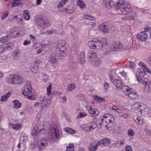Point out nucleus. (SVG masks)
I'll return each instance as SVG.
<instances>
[{
	"mask_svg": "<svg viewBox=\"0 0 151 151\" xmlns=\"http://www.w3.org/2000/svg\"><path fill=\"white\" fill-rule=\"evenodd\" d=\"M115 6V8L116 10H121L123 14L126 15L132 11L130 5L125 3L124 0H119Z\"/></svg>",
	"mask_w": 151,
	"mask_h": 151,
	"instance_id": "f257e3e1",
	"label": "nucleus"
},
{
	"mask_svg": "<svg viewBox=\"0 0 151 151\" xmlns=\"http://www.w3.org/2000/svg\"><path fill=\"white\" fill-rule=\"evenodd\" d=\"M6 81V82L12 85H20L24 82V78L20 75L12 74L7 76Z\"/></svg>",
	"mask_w": 151,
	"mask_h": 151,
	"instance_id": "f03ea898",
	"label": "nucleus"
},
{
	"mask_svg": "<svg viewBox=\"0 0 151 151\" xmlns=\"http://www.w3.org/2000/svg\"><path fill=\"white\" fill-rule=\"evenodd\" d=\"M65 42L64 40H61L58 42L57 47L55 49V55L58 57H63L65 56L67 54Z\"/></svg>",
	"mask_w": 151,
	"mask_h": 151,
	"instance_id": "7ed1b4c3",
	"label": "nucleus"
},
{
	"mask_svg": "<svg viewBox=\"0 0 151 151\" xmlns=\"http://www.w3.org/2000/svg\"><path fill=\"white\" fill-rule=\"evenodd\" d=\"M50 141L56 142L59 138V131L56 125H53L48 131Z\"/></svg>",
	"mask_w": 151,
	"mask_h": 151,
	"instance_id": "20e7f679",
	"label": "nucleus"
},
{
	"mask_svg": "<svg viewBox=\"0 0 151 151\" xmlns=\"http://www.w3.org/2000/svg\"><path fill=\"white\" fill-rule=\"evenodd\" d=\"M105 41V39L101 40L98 38L94 39L93 41L95 42L96 49H100L105 47L107 44Z\"/></svg>",
	"mask_w": 151,
	"mask_h": 151,
	"instance_id": "39448f33",
	"label": "nucleus"
},
{
	"mask_svg": "<svg viewBox=\"0 0 151 151\" xmlns=\"http://www.w3.org/2000/svg\"><path fill=\"white\" fill-rule=\"evenodd\" d=\"M36 22L39 27L43 29L47 28L50 26L48 21L44 20L42 18H38Z\"/></svg>",
	"mask_w": 151,
	"mask_h": 151,
	"instance_id": "423d86ee",
	"label": "nucleus"
},
{
	"mask_svg": "<svg viewBox=\"0 0 151 151\" xmlns=\"http://www.w3.org/2000/svg\"><path fill=\"white\" fill-rule=\"evenodd\" d=\"M104 117L105 118V121L106 124L109 127V128L111 127L113 125V123L114 121V117L109 114H104Z\"/></svg>",
	"mask_w": 151,
	"mask_h": 151,
	"instance_id": "0eeeda50",
	"label": "nucleus"
},
{
	"mask_svg": "<svg viewBox=\"0 0 151 151\" xmlns=\"http://www.w3.org/2000/svg\"><path fill=\"white\" fill-rule=\"evenodd\" d=\"M146 106V105L143 103L136 102L132 105L131 108L134 110L140 109L142 111L145 109Z\"/></svg>",
	"mask_w": 151,
	"mask_h": 151,
	"instance_id": "6e6552de",
	"label": "nucleus"
},
{
	"mask_svg": "<svg viewBox=\"0 0 151 151\" xmlns=\"http://www.w3.org/2000/svg\"><path fill=\"white\" fill-rule=\"evenodd\" d=\"M47 142L45 139H42L37 142V146L39 150L44 149L47 145Z\"/></svg>",
	"mask_w": 151,
	"mask_h": 151,
	"instance_id": "1a4fd4ad",
	"label": "nucleus"
},
{
	"mask_svg": "<svg viewBox=\"0 0 151 151\" xmlns=\"http://www.w3.org/2000/svg\"><path fill=\"white\" fill-rule=\"evenodd\" d=\"M109 28L108 24L105 22L99 25L98 27V29L100 31L106 33L109 32Z\"/></svg>",
	"mask_w": 151,
	"mask_h": 151,
	"instance_id": "9d476101",
	"label": "nucleus"
},
{
	"mask_svg": "<svg viewBox=\"0 0 151 151\" xmlns=\"http://www.w3.org/2000/svg\"><path fill=\"white\" fill-rule=\"evenodd\" d=\"M50 95H46L44 96L43 99L41 101V106L43 107L46 105L50 104V100L51 99V97Z\"/></svg>",
	"mask_w": 151,
	"mask_h": 151,
	"instance_id": "9b49d317",
	"label": "nucleus"
},
{
	"mask_svg": "<svg viewBox=\"0 0 151 151\" xmlns=\"http://www.w3.org/2000/svg\"><path fill=\"white\" fill-rule=\"evenodd\" d=\"M141 76H136L137 80L138 81L139 83L142 81L143 84L146 85V86H147L150 88V82L147 78H142L140 77Z\"/></svg>",
	"mask_w": 151,
	"mask_h": 151,
	"instance_id": "f8f14e48",
	"label": "nucleus"
},
{
	"mask_svg": "<svg viewBox=\"0 0 151 151\" xmlns=\"http://www.w3.org/2000/svg\"><path fill=\"white\" fill-rule=\"evenodd\" d=\"M87 57L89 62L91 63V60L96 59L97 57V54L95 52L90 51L87 54Z\"/></svg>",
	"mask_w": 151,
	"mask_h": 151,
	"instance_id": "ddd939ff",
	"label": "nucleus"
},
{
	"mask_svg": "<svg viewBox=\"0 0 151 151\" xmlns=\"http://www.w3.org/2000/svg\"><path fill=\"white\" fill-rule=\"evenodd\" d=\"M30 83H31L30 82L28 81L25 84L26 88L27 90L25 89L23 90L22 91V94H28L27 91L29 93H32V88H31V86L30 85Z\"/></svg>",
	"mask_w": 151,
	"mask_h": 151,
	"instance_id": "4468645a",
	"label": "nucleus"
},
{
	"mask_svg": "<svg viewBox=\"0 0 151 151\" xmlns=\"http://www.w3.org/2000/svg\"><path fill=\"white\" fill-rule=\"evenodd\" d=\"M62 57L56 56L55 55V51L50 56L49 58V61L53 64L55 63L57 61V58L61 59Z\"/></svg>",
	"mask_w": 151,
	"mask_h": 151,
	"instance_id": "2eb2a0df",
	"label": "nucleus"
},
{
	"mask_svg": "<svg viewBox=\"0 0 151 151\" xmlns=\"http://www.w3.org/2000/svg\"><path fill=\"white\" fill-rule=\"evenodd\" d=\"M137 37L139 40L142 42L146 40V36L145 35V32L142 31L137 35Z\"/></svg>",
	"mask_w": 151,
	"mask_h": 151,
	"instance_id": "dca6fc26",
	"label": "nucleus"
},
{
	"mask_svg": "<svg viewBox=\"0 0 151 151\" xmlns=\"http://www.w3.org/2000/svg\"><path fill=\"white\" fill-rule=\"evenodd\" d=\"M85 52L82 51L78 57V62L80 63L83 64L85 62Z\"/></svg>",
	"mask_w": 151,
	"mask_h": 151,
	"instance_id": "f3484780",
	"label": "nucleus"
},
{
	"mask_svg": "<svg viewBox=\"0 0 151 151\" xmlns=\"http://www.w3.org/2000/svg\"><path fill=\"white\" fill-rule=\"evenodd\" d=\"M40 125L42 126L43 128L41 129L40 130L43 132L42 134H44L45 131L48 130L50 127L49 124L47 122H45L44 123H40Z\"/></svg>",
	"mask_w": 151,
	"mask_h": 151,
	"instance_id": "a211bd4d",
	"label": "nucleus"
},
{
	"mask_svg": "<svg viewBox=\"0 0 151 151\" xmlns=\"http://www.w3.org/2000/svg\"><path fill=\"white\" fill-rule=\"evenodd\" d=\"M112 47L114 49L119 51L122 48L123 45L119 41H118L113 45Z\"/></svg>",
	"mask_w": 151,
	"mask_h": 151,
	"instance_id": "6ab92c4d",
	"label": "nucleus"
},
{
	"mask_svg": "<svg viewBox=\"0 0 151 151\" xmlns=\"http://www.w3.org/2000/svg\"><path fill=\"white\" fill-rule=\"evenodd\" d=\"M110 142V139L107 138H104L99 141V145H100L102 146H106L109 144Z\"/></svg>",
	"mask_w": 151,
	"mask_h": 151,
	"instance_id": "aec40b11",
	"label": "nucleus"
},
{
	"mask_svg": "<svg viewBox=\"0 0 151 151\" xmlns=\"http://www.w3.org/2000/svg\"><path fill=\"white\" fill-rule=\"evenodd\" d=\"M9 20L10 21H12L13 20H15V21H19L18 24H21L23 22L22 18L18 17L16 16H15L13 17L12 16H10L9 17Z\"/></svg>",
	"mask_w": 151,
	"mask_h": 151,
	"instance_id": "412c9836",
	"label": "nucleus"
},
{
	"mask_svg": "<svg viewBox=\"0 0 151 151\" xmlns=\"http://www.w3.org/2000/svg\"><path fill=\"white\" fill-rule=\"evenodd\" d=\"M102 61L97 57L96 59L91 60V63L94 65L98 66L101 65Z\"/></svg>",
	"mask_w": 151,
	"mask_h": 151,
	"instance_id": "4be33fe9",
	"label": "nucleus"
},
{
	"mask_svg": "<svg viewBox=\"0 0 151 151\" xmlns=\"http://www.w3.org/2000/svg\"><path fill=\"white\" fill-rule=\"evenodd\" d=\"M13 107L15 109H19L22 105V104L17 100H15L13 101Z\"/></svg>",
	"mask_w": 151,
	"mask_h": 151,
	"instance_id": "5701e85b",
	"label": "nucleus"
},
{
	"mask_svg": "<svg viewBox=\"0 0 151 151\" xmlns=\"http://www.w3.org/2000/svg\"><path fill=\"white\" fill-rule=\"evenodd\" d=\"M77 6L83 9L86 7V5L84 2L82 0H79L76 2Z\"/></svg>",
	"mask_w": 151,
	"mask_h": 151,
	"instance_id": "b1692460",
	"label": "nucleus"
},
{
	"mask_svg": "<svg viewBox=\"0 0 151 151\" xmlns=\"http://www.w3.org/2000/svg\"><path fill=\"white\" fill-rule=\"evenodd\" d=\"M113 83L116 88H121L122 87V82L119 80L116 79L113 81Z\"/></svg>",
	"mask_w": 151,
	"mask_h": 151,
	"instance_id": "393cba45",
	"label": "nucleus"
},
{
	"mask_svg": "<svg viewBox=\"0 0 151 151\" xmlns=\"http://www.w3.org/2000/svg\"><path fill=\"white\" fill-rule=\"evenodd\" d=\"M89 113L93 116H96L99 113V111L96 109H93L89 111Z\"/></svg>",
	"mask_w": 151,
	"mask_h": 151,
	"instance_id": "a878e982",
	"label": "nucleus"
},
{
	"mask_svg": "<svg viewBox=\"0 0 151 151\" xmlns=\"http://www.w3.org/2000/svg\"><path fill=\"white\" fill-rule=\"evenodd\" d=\"M144 68L147 71L150 70V69L146 67V65H144V67L143 68H139V70L138 71H141L140 72H139V76H142V75L144 76V75H145V72H143V71H144Z\"/></svg>",
	"mask_w": 151,
	"mask_h": 151,
	"instance_id": "bb28decb",
	"label": "nucleus"
},
{
	"mask_svg": "<svg viewBox=\"0 0 151 151\" xmlns=\"http://www.w3.org/2000/svg\"><path fill=\"white\" fill-rule=\"evenodd\" d=\"M41 131L40 129H38L37 127H36L34 128L33 130L32 131V135L33 136L37 135L39 132H41Z\"/></svg>",
	"mask_w": 151,
	"mask_h": 151,
	"instance_id": "cd10ccee",
	"label": "nucleus"
},
{
	"mask_svg": "<svg viewBox=\"0 0 151 151\" xmlns=\"http://www.w3.org/2000/svg\"><path fill=\"white\" fill-rule=\"evenodd\" d=\"M23 15L24 18L26 20H28L30 18V15L28 11L25 10L24 11Z\"/></svg>",
	"mask_w": 151,
	"mask_h": 151,
	"instance_id": "c85d7f7f",
	"label": "nucleus"
},
{
	"mask_svg": "<svg viewBox=\"0 0 151 151\" xmlns=\"http://www.w3.org/2000/svg\"><path fill=\"white\" fill-rule=\"evenodd\" d=\"M94 39L91 41H89L88 42V45L92 49H96L95 42L94 41Z\"/></svg>",
	"mask_w": 151,
	"mask_h": 151,
	"instance_id": "c756f323",
	"label": "nucleus"
},
{
	"mask_svg": "<svg viewBox=\"0 0 151 151\" xmlns=\"http://www.w3.org/2000/svg\"><path fill=\"white\" fill-rule=\"evenodd\" d=\"M22 135V134H21V136ZM28 139V137L27 136H21L20 138V140L19 142H21V143H22L23 145H24V142H25L27 141Z\"/></svg>",
	"mask_w": 151,
	"mask_h": 151,
	"instance_id": "7c9ffc66",
	"label": "nucleus"
},
{
	"mask_svg": "<svg viewBox=\"0 0 151 151\" xmlns=\"http://www.w3.org/2000/svg\"><path fill=\"white\" fill-rule=\"evenodd\" d=\"M76 87V85L74 83H73L69 84L67 88V90L68 91H71L74 89Z\"/></svg>",
	"mask_w": 151,
	"mask_h": 151,
	"instance_id": "2f4dec72",
	"label": "nucleus"
},
{
	"mask_svg": "<svg viewBox=\"0 0 151 151\" xmlns=\"http://www.w3.org/2000/svg\"><path fill=\"white\" fill-rule=\"evenodd\" d=\"M97 33V30L94 29H90L88 34L90 36L94 37L96 36Z\"/></svg>",
	"mask_w": 151,
	"mask_h": 151,
	"instance_id": "473e14b6",
	"label": "nucleus"
},
{
	"mask_svg": "<svg viewBox=\"0 0 151 151\" xmlns=\"http://www.w3.org/2000/svg\"><path fill=\"white\" fill-rule=\"evenodd\" d=\"M126 91L127 93V94H137L134 91V90H133L130 88H127L126 89Z\"/></svg>",
	"mask_w": 151,
	"mask_h": 151,
	"instance_id": "72a5a7b5",
	"label": "nucleus"
},
{
	"mask_svg": "<svg viewBox=\"0 0 151 151\" xmlns=\"http://www.w3.org/2000/svg\"><path fill=\"white\" fill-rule=\"evenodd\" d=\"M83 18L85 19H89L93 20L95 19L94 17H93L91 15H89L88 14H85L83 15Z\"/></svg>",
	"mask_w": 151,
	"mask_h": 151,
	"instance_id": "f704fd0d",
	"label": "nucleus"
},
{
	"mask_svg": "<svg viewBox=\"0 0 151 151\" xmlns=\"http://www.w3.org/2000/svg\"><path fill=\"white\" fill-rule=\"evenodd\" d=\"M97 126V123H92L91 126L89 127V130H88V131L92 130L93 129L96 128Z\"/></svg>",
	"mask_w": 151,
	"mask_h": 151,
	"instance_id": "c9c22d12",
	"label": "nucleus"
},
{
	"mask_svg": "<svg viewBox=\"0 0 151 151\" xmlns=\"http://www.w3.org/2000/svg\"><path fill=\"white\" fill-rule=\"evenodd\" d=\"M64 130L68 133L73 134L74 133V131L69 127H66L64 129Z\"/></svg>",
	"mask_w": 151,
	"mask_h": 151,
	"instance_id": "e433bc0d",
	"label": "nucleus"
},
{
	"mask_svg": "<svg viewBox=\"0 0 151 151\" xmlns=\"http://www.w3.org/2000/svg\"><path fill=\"white\" fill-rule=\"evenodd\" d=\"M68 0H61V1L59 3L57 6V8H59L60 7H62L63 5L65 4V2H67Z\"/></svg>",
	"mask_w": 151,
	"mask_h": 151,
	"instance_id": "4c0bfd02",
	"label": "nucleus"
},
{
	"mask_svg": "<svg viewBox=\"0 0 151 151\" xmlns=\"http://www.w3.org/2000/svg\"><path fill=\"white\" fill-rule=\"evenodd\" d=\"M8 37H9V36L7 35L1 37L0 40V42L1 43H3L7 41L8 40Z\"/></svg>",
	"mask_w": 151,
	"mask_h": 151,
	"instance_id": "58836bf2",
	"label": "nucleus"
},
{
	"mask_svg": "<svg viewBox=\"0 0 151 151\" xmlns=\"http://www.w3.org/2000/svg\"><path fill=\"white\" fill-rule=\"evenodd\" d=\"M101 120V123H100V124H104V125L105 126V127L107 128L108 127L107 124H106V122H104L105 121V118L104 117V115L103 116H102L100 118Z\"/></svg>",
	"mask_w": 151,
	"mask_h": 151,
	"instance_id": "ea45409f",
	"label": "nucleus"
},
{
	"mask_svg": "<svg viewBox=\"0 0 151 151\" xmlns=\"http://www.w3.org/2000/svg\"><path fill=\"white\" fill-rule=\"evenodd\" d=\"M74 147L73 144H70L67 146L66 151H73L74 150Z\"/></svg>",
	"mask_w": 151,
	"mask_h": 151,
	"instance_id": "a19ab883",
	"label": "nucleus"
},
{
	"mask_svg": "<svg viewBox=\"0 0 151 151\" xmlns=\"http://www.w3.org/2000/svg\"><path fill=\"white\" fill-rule=\"evenodd\" d=\"M39 69L38 66L37 65H35L31 69V71L34 73H36Z\"/></svg>",
	"mask_w": 151,
	"mask_h": 151,
	"instance_id": "79ce46f5",
	"label": "nucleus"
},
{
	"mask_svg": "<svg viewBox=\"0 0 151 151\" xmlns=\"http://www.w3.org/2000/svg\"><path fill=\"white\" fill-rule=\"evenodd\" d=\"M6 49L11 47L14 45V43L13 42H9L7 43V44L5 45H4Z\"/></svg>",
	"mask_w": 151,
	"mask_h": 151,
	"instance_id": "37998d69",
	"label": "nucleus"
},
{
	"mask_svg": "<svg viewBox=\"0 0 151 151\" xmlns=\"http://www.w3.org/2000/svg\"><path fill=\"white\" fill-rule=\"evenodd\" d=\"M95 99L100 102H101L105 100L104 98H101L97 96H95Z\"/></svg>",
	"mask_w": 151,
	"mask_h": 151,
	"instance_id": "c03bdc74",
	"label": "nucleus"
},
{
	"mask_svg": "<svg viewBox=\"0 0 151 151\" xmlns=\"http://www.w3.org/2000/svg\"><path fill=\"white\" fill-rule=\"evenodd\" d=\"M12 128L15 129H17L20 128L21 124H12Z\"/></svg>",
	"mask_w": 151,
	"mask_h": 151,
	"instance_id": "a18cd8bd",
	"label": "nucleus"
},
{
	"mask_svg": "<svg viewBox=\"0 0 151 151\" xmlns=\"http://www.w3.org/2000/svg\"><path fill=\"white\" fill-rule=\"evenodd\" d=\"M21 52V51L17 49L14 52L13 54L14 56H19Z\"/></svg>",
	"mask_w": 151,
	"mask_h": 151,
	"instance_id": "49530a36",
	"label": "nucleus"
},
{
	"mask_svg": "<svg viewBox=\"0 0 151 151\" xmlns=\"http://www.w3.org/2000/svg\"><path fill=\"white\" fill-rule=\"evenodd\" d=\"M135 134V132L134 130L132 129H129L128 132V134L129 136L133 137Z\"/></svg>",
	"mask_w": 151,
	"mask_h": 151,
	"instance_id": "de8ad7c7",
	"label": "nucleus"
},
{
	"mask_svg": "<svg viewBox=\"0 0 151 151\" xmlns=\"http://www.w3.org/2000/svg\"><path fill=\"white\" fill-rule=\"evenodd\" d=\"M127 96V95H126ZM128 97L133 99L137 100L138 99V95H127Z\"/></svg>",
	"mask_w": 151,
	"mask_h": 151,
	"instance_id": "09e8293b",
	"label": "nucleus"
},
{
	"mask_svg": "<svg viewBox=\"0 0 151 151\" xmlns=\"http://www.w3.org/2000/svg\"><path fill=\"white\" fill-rule=\"evenodd\" d=\"M9 97V96H7V95H4L1 96V100L2 101H5L7 98Z\"/></svg>",
	"mask_w": 151,
	"mask_h": 151,
	"instance_id": "8fccbe9b",
	"label": "nucleus"
},
{
	"mask_svg": "<svg viewBox=\"0 0 151 151\" xmlns=\"http://www.w3.org/2000/svg\"><path fill=\"white\" fill-rule=\"evenodd\" d=\"M93 145V144H91V147H90L89 149L90 151H94L97 149L95 147L94 145Z\"/></svg>",
	"mask_w": 151,
	"mask_h": 151,
	"instance_id": "3c124183",
	"label": "nucleus"
},
{
	"mask_svg": "<svg viewBox=\"0 0 151 151\" xmlns=\"http://www.w3.org/2000/svg\"><path fill=\"white\" fill-rule=\"evenodd\" d=\"M48 76L47 74H44L42 75V80L44 81H47L48 79Z\"/></svg>",
	"mask_w": 151,
	"mask_h": 151,
	"instance_id": "603ef678",
	"label": "nucleus"
},
{
	"mask_svg": "<svg viewBox=\"0 0 151 151\" xmlns=\"http://www.w3.org/2000/svg\"><path fill=\"white\" fill-rule=\"evenodd\" d=\"M104 86L106 91H107L109 88L108 83L106 82H105L104 83Z\"/></svg>",
	"mask_w": 151,
	"mask_h": 151,
	"instance_id": "864d4df0",
	"label": "nucleus"
},
{
	"mask_svg": "<svg viewBox=\"0 0 151 151\" xmlns=\"http://www.w3.org/2000/svg\"><path fill=\"white\" fill-rule=\"evenodd\" d=\"M52 86L51 85H50L47 87V94H49L51 93V91Z\"/></svg>",
	"mask_w": 151,
	"mask_h": 151,
	"instance_id": "5fc2aeb1",
	"label": "nucleus"
},
{
	"mask_svg": "<svg viewBox=\"0 0 151 151\" xmlns=\"http://www.w3.org/2000/svg\"><path fill=\"white\" fill-rule=\"evenodd\" d=\"M109 3L106 6L108 8H110L108 6H109L111 8L114 5V3L113 1H110Z\"/></svg>",
	"mask_w": 151,
	"mask_h": 151,
	"instance_id": "6e6d98bb",
	"label": "nucleus"
},
{
	"mask_svg": "<svg viewBox=\"0 0 151 151\" xmlns=\"http://www.w3.org/2000/svg\"><path fill=\"white\" fill-rule=\"evenodd\" d=\"M86 115V114L85 113H80L79 115L77 116V117L78 118H81L85 116Z\"/></svg>",
	"mask_w": 151,
	"mask_h": 151,
	"instance_id": "4d7b16f0",
	"label": "nucleus"
},
{
	"mask_svg": "<svg viewBox=\"0 0 151 151\" xmlns=\"http://www.w3.org/2000/svg\"><path fill=\"white\" fill-rule=\"evenodd\" d=\"M5 49L6 48L4 46V45L2 46H0V54L3 52Z\"/></svg>",
	"mask_w": 151,
	"mask_h": 151,
	"instance_id": "13d9d810",
	"label": "nucleus"
},
{
	"mask_svg": "<svg viewBox=\"0 0 151 151\" xmlns=\"http://www.w3.org/2000/svg\"><path fill=\"white\" fill-rule=\"evenodd\" d=\"M27 98L28 99L32 100H34L35 99V97L33 95H28L27 96Z\"/></svg>",
	"mask_w": 151,
	"mask_h": 151,
	"instance_id": "bf43d9fd",
	"label": "nucleus"
},
{
	"mask_svg": "<svg viewBox=\"0 0 151 151\" xmlns=\"http://www.w3.org/2000/svg\"><path fill=\"white\" fill-rule=\"evenodd\" d=\"M124 111V109H121V108H119L117 110H116V111L119 113H123Z\"/></svg>",
	"mask_w": 151,
	"mask_h": 151,
	"instance_id": "052dcab7",
	"label": "nucleus"
},
{
	"mask_svg": "<svg viewBox=\"0 0 151 151\" xmlns=\"http://www.w3.org/2000/svg\"><path fill=\"white\" fill-rule=\"evenodd\" d=\"M61 99L62 100V103H64L67 100L66 98L64 96L63 97H61Z\"/></svg>",
	"mask_w": 151,
	"mask_h": 151,
	"instance_id": "680f3d73",
	"label": "nucleus"
},
{
	"mask_svg": "<svg viewBox=\"0 0 151 151\" xmlns=\"http://www.w3.org/2000/svg\"><path fill=\"white\" fill-rule=\"evenodd\" d=\"M8 15V13L7 12H6L2 16L1 19H4L5 17H6Z\"/></svg>",
	"mask_w": 151,
	"mask_h": 151,
	"instance_id": "e2e57ef3",
	"label": "nucleus"
},
{
	"mask_svg": "<svg viewBox=\"0 0 151 151\" xmlns=\"http://www.w3.org/2000/svg\"><path fill=\"white\" fill-rule=\"evenodd\" d=\"M60 92H59L57 91H52V94H61Z\"/></svg>",
	"mask_w": 151,
	"mask_h": 151,
	"instance_id": "0e129e2a",
	"label": "nucleus"
},
{
	"mask_svg": "<svg viewBox=\"0 0 151 151\" xmlns=\"http://www.w3.org/2000/svg\"><path fill=\"white\" fill-rule=\"evenodd\" d=\"M126 151H132L131 147L130 146H127L126 147Z\"/></svg>",
	"mask_w": 151,
	"mask_h": 151,
	"instance_id": "69168bd1",
	"label": "nucleus"
},
{
	"mask_svg": "<svg viewBox=\"0 0 151 151\" xmlns=\"http://www.w3.org/2000/svg\"><path fill=\"white\" fill-rule=\"evenodd\" d=\"M145 32H147L148 31L151 29V27H145Z\"/></svg>",
	"mask_w": 151,
	"mask_h": 151,
	"instance_id": "338daca9",
	"label": "nucleus"
},
{
	"mask_svg": "<svg viewBox=\"0 0 151 151\" xmlns=\"http://www.w3.org/2000/svg\"><path fill=\"white\" fill-rule=\"evenodd\" d=\"M41 106V101L40 102H37L35 104L34 106Z\"/></svg>",
	"mask_w": 151,
	"mask_h": 151,
	"instance_id": "774afa93",
	"label": "nucleus"
}]
</instances>
